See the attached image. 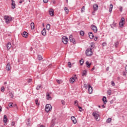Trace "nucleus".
<instances>
[{"instance_id":"33","label":"nucleus","mask_w":127,"mask_h":127,"mask_svg":"<svg viewBox=\"0 0 127 127\" xmlns=\"http://www.w3.org/2000/svg\"><path fill=\"white\" fill-rule=\"evenodd\" d=\"M30 119L27 120V123H26V125L28 126V127H29L30 126Z\"/></svg>"},{"instance_id":"56","label":"nucleus","mask_w":127,"mask_h":127,"mask_svg":"<svg viewBox=\"0 0 127 127\" xmlns=\"http://www.w3.org/2000/svg\"><path fill=\"white\" fill-rule=\"evenodd\" d=\"M106 45H107V43H103L102 44L103 46H106Z\"/></svg>"},{"instance_id":"34","label":"nucleus","mask_w":127,"mask_h":127,"mask_svg":"<svg viewBox=\"0 0 127 127\" xmlns=\"http://www.w3.org/2000/svg\"><path fill=\"white\" fill-rule=\"evenodd\" d=\"M41 87H42L41 84H40L39 85H37L36 89V90H40V88H41Z\"/></svg>"},{"instance_id":"54","label":"nucleus","mask_w":127,"mask_h":127,"mask_svg":"<svg viewBox=\"0 0 127 127\" xmlns=\"http://www.w3.org/2000/svg\"><path fill=\"white\" fill-rule=\"evenodd\" d=\"M22 2H24V0H20L19 1V3H22Z\"/></svg>"},{"instance_id":"2","label":"nucleus","mask_w":127,"mask_h":127,"mask_svg":"<svg viewBox=\"0 0 127 127\" xmlns=\"http://www.w3.org/2000/svg\"><path fill=\"white\" fill-rule=\"evenodd\" d=\"M92 116H93L97 122H99L100 121V114H99V112L97 111H94L92 113Z\"/></svg>"},{"instance_id":"7","label":"nucleus","mask_w":127,"mask_h":127,"mask_svg":"<svg viewBox=\"0 0 127 127\" xmlns=\"http://www.w3.org/2000/svg\"><path fill=\"white\" fill-rule=\"evenodd\" d=\"M125 18L122 17L119 23L120 27H124V24H125Z\"/></svg>"},{"instance_id":"52","label":"nucleus","mask_w":127,"mask_h":127,"mask_svg":"<svg viewBox=\"0 0 127 127\" xmlns=\"http://www.w3.org/2000/svg\"><path fill=\"white\" fill-rule=\"evenodd\" d=\"M118 45H119V42H117L115 43V46L116 47H117V46H118Z\"/></svg>"},{"instance_id":"4","label":"nucleus","mask_w":127,"mask_h":127,"mask_svg":"<svg viewBox=\"0 0 127 127\" xmlns=\"http://www.w3.org/2000/svg\"><path fill=\"white\" fill-rule=\"evenodd\" d=\"M52 110V106L50 104H47L45 107V111L46 113L50 112Z\"/></svg>"},{"instance_id":"19","label":"nucleus","mask_w":127,"mask_h":127,"mask_svg":"<svg viewBox=\"0 0 127 127\" xmlns=\"http://www.w3.org/2000/svg\"><path fill=\"white\" fill-rule=\"evenodd\" d=\"M41 33L42 35L45 36V35H46V29L44 28L43 30L41 31Z\"/></svg>"},{"instance_id":"21","label":"nucleus","mask_w":127,"mask_h":127,"mask_svg":"<svg viewBox=\"0 0 127 127\" xmlns=\"http://www.w3.org/2000/svg\"><path fill=\"white\" fill-rule=\"evenodd\" d=\"M54 126H55V120L53 119L52 120L51 126L50 127H54Z\"/></svg>"},{"instance_id":"47","label":"nucleus","mask_w":127,"mask_h":127,"mask_svg":"<svg viewBox=\"0 0 127 127\" xmlns=\"http://www.w3.org/2000/svg\"><path fill=\"white\" fill-rule=\"evenodd\" d=\"M8 106H9V108H11V107H12V103L10 102V103H9Z\"/></svg>"},{"instance_id":"32","label":"nucleus","mask_w":127,"mask_h":127,"mask_svg":"<svg viewBox=\"0 0 127 127\" xmlns=\"http://www.w3.org/2000/svg\"><path fill=\"white\" fill-rule=\"evenodd\" d=\"M107 94L108 95H109V96H111V95H112V90H111V89L108 90L107 91Z\"/></svg>"},{"instance_id":"60","label":"nucleus","mask_w":127,"mask_h":127,"mask_svg":"<svg viewBox=\"0 0 127 127\" xmlns=\"http://www.w3.org/2000/svg\"><path fill=\"white\" fill-rule=\"evenodd\" d=\"M110 67H107L106 68V71H108V70H109Z\"/></svg>"},{"instance_id":"28","label":"nucleus","mask_w":127,"mask_h":127,"mask_svg":"<svg viewBox=\"0 0 127 127\" xmlns=\"http://www.w3.org/2000/svg\"><path fill=\"white\" fill-rule=\"evenodd\" d=\"M64 11H65L66 14H68V13L69 12V9H68V8L67 7H65L64 8Z\"/></svg>"},{"instance_id":"20","label":"nucleus","mask_w":127,"mask_h":127,"mask_svg":"<svg viewBox=\"0 0 127 127\" xmlns=\"http://www.w3.org/2000/svg\"><path fill=\"white\" fill-rule=\"evenodd\" d=\"M49 13L51 16H53L54 15V10L53 9H51L49 11Z\"/></svg>"},{"instance_id":"39","label":"nucleus","mask_w":127,"mask_h":127,"mask_svg":"<svg viewBox=\"0 0 127 127\" xmlns=\"http://www.w3.org/2000/svg\"><path fill=\"white\" fill-rule=\"evenodd\" d=\"M68 66L69 68H71V67H72V64H71V62H68Z\"/></svg>"},{"instance_id":"50","label":"nucleus","mask_w":127,"mask_h":127,"mask_svg":"<svg viewBox=\"0 0 127 127\" xmlns=\"http://www.w3.org/2000/svg\"><path fill=\"white\" fill-rule=\"evenodd\" d=\"M43 1L45 3H47V2H48V0H43Z\"/></svg>"},{"instance_id":"16","label":"nucleus","mask_w":127,"mask_h":127,"mask_svg":"<svg viewBox=\"0 0 127 127\" xmlns=\"http://www.w3.org/2000/svg\"><path fill=\"white\" fill-rule=\"evenodd\" d=\"M89 37L90 38V39H93L94 38V34H93V33L91 32H90L88 33Z\"/></svg>"},{"instance_id":"27","label":"nucleus","mask_w":127,"mask_h":127,"mask_svg":"<svg viewBox=\"0 0 127 127\" xmlns=\"http://www.w3.org/2000/svg\"><path fill=\"white\" fill-rule=\"evenodd\" d=\"M113 10V4H110L109 8V12H112Z\"/></svg>"},{"instance_id":"23","label":"nucleus","mask_w":127,"mask_h":127,"mask_svg":"<svg viewBox=\"0 0 127 127\" xmlns=\"http://www.w3.org/2000/svg\"><path fill=\"white\" fill-rule=\"evenodd\" d=\"M3 122L4 123H6L7 122V116H6V115H4Z\"/></svg>"},{"instance_id":"10","label":"nucleus","mask_w":127,"mask_h":127,"mask_svg":"<svg viewBox=\"0 0 127 127\" xmlns=\"http://www.w3.org/2000/svg\"><path fill=\"white\" fill-rule=\"evenodd\" d=\"M87 87H88L89 94H92V92H93V87H92L90 85H88V86H87Z\"/></svg>"},{"instance_id":"42","label":"nucleus","mask_w":127,"mask_h":127,"mask_svg":"<svg viewBox=\"0 0 127 127\" xmlns=\"http://www.w3.org/2000/svg\"><path fill=\"white\" fill-rule=\"evenodd\" d=\"M77 107H78V109H79V111L80 112H82L83 111V109H82V107H81L79 106H77Z\"/></svg>"},{"instance_id":"61","label":"nucleus","mask_w":127,"mask_h":127,"mask_svg":"<svg viewBox=\"0 0 127 127\" xmlns=\"http://www.w3.org/2000/svg\"><path fill=\"white\" fill-rule=\"evenodd\" d=\"M97 39H98V38L97 37H95V38L94 39V40L95 41H97Z\"/></svg>"},{"instance_id":"30","label":"nucleus","mask_w":127,"mask_h":127,"mask_svg":"<svg viewBox=\"0 0 127 127\" xmlns=\"http://www.w3.org/2000/svg\"><path fill=\"white\" fill-rule=\"evenodd\" d=\"M84 34L85 32L83 31H80V35H81V36H84Z\"/></svg>"},{"instance_id":"35","label":"nucleus","mask_w":127,"mask_h":127,"mask_svg":"<svg viewBox=\"0 0 127 127\" xmlns=\"http://www.w3.org/2000/svg\"><path fill=\"white\" fill-rule=\"evenodd\" d=\"M38 59L40 61V60H42L43 59L42 58V56H41V55H38Z\"/></svg>"},{"instance_id":"49","label":"nucleus","mask_w":127,"mask_h":127,"mask_svg":"<svg viewBox=\"0 0 127 127\" xmlns=\"http://www.w3.org/2000/svg\"><path fill=\"white\" fill-rule=\"evenodd\" d=\"M111 84H112V86H115V82H114V81H112Z\"/></svg>"},{"instance_id":"40","label":"nucleus","mask_w":127,"mask_h":127,"mask_svg":"<svg viewBox=\"0 0 127 127\" xmlns=\"http://www.w3.org/2000/svg\"><path fill=\"white\" fill-rule=\"evenodd\" d=\"M86 74H87V71L84 70L83 71V72H82V76H85L86 75Z\"/></svg>"},{"instance_id":"38","label":"nucleus","mask_w":127,"mask_h":127,"mask_svg":"<svg viewBox=\"0 0 127 127\" xmlns=\"http://www.w3.org/2000/svg\"><path fill=\"white\" fill-rule=\"evenodd\" d=\"M81 12H84L85 11V6H83L81 9Z\"/></svg>"},{"instance_id":"55","label":"nucleus","mask_w":127,"mask_h":127,"mask_svg":"<svg viewBox=\"0 0 127 127\" xmlns=\"http://www.w3.org/2000/svg\"><path fill=\"white\" fill-rule=\"evenodd\" d=\"M120 11L122 12V11H123V7H122V6H121L120 7Z\"/></svg>"},{"instance_id":"17","label":"nucleus","mask_w":127,"mask_h":127,"mask_svg":"<svg viewBox=\"0 0 127 127\" xmlns=\"http://www.w3.org/2000/svg\"><path fill=\"white\" fill-rule=\"evenodd\" d=\"M11 43L9 42L7 43V45H6V47L7 49H8V50H9V49H10V48H11Z\"/></svg>"},{"instance_id":"11","label":"nucleus","mask_w":127,"mask_h":127,"mask_svg":"<svg viewBox=\"0 0 127 127\" xmlns=\"http://www.w3.org/2000/svg\"><path fill=\"white\" fill-rule=\"evenodd\" d=\"M93 7L94 11H97V10H98V7H99V6L98 5V4L95 3L93 5Z\"/></svg>"},{"instance_id":"51","label":"nucleus","mask_w":127,"mask_h":127,"mask_svg":"<svg viewBox=\"0 0 127 127\" xmlns=\"http://www.w3.org/2000/svg\"><path fill=\"white\" fill-rule=\"evenodd\" d=\"M32 81V79H29L28 80V83H31Z\"/></svg>"},{"instance_id":"8","label":"nucleus","mask_w":127,"mask_h":127,"mask_svg":"<svg viewBox=\"0 0 127 127\" xmlns=\"http://www.w3.org/2000/svg\"><path fill=\"white\" fill-rule=\"evenodd\" d=\"M69 39L70 42H72L73 44H76V41L75 39L73 38V36L72 35H70Z\"/></svg>"},{"instance_id":"6","label":"nucleus","mask_w":127,"mask_h":127,"mask_svg":"<svg viewBox=\"0 0 127 127\" xmlns=\"http://www.w3.org/2000/svg\"><path fill=\"white\" fill-rule=\"evenodd\" d=\"M69 41V39H68V38L66 36H64L62 39V42L64 44H67L68 43V41Z\"/></svg>"},{"instance_id":"26","label":"nucleus","mask_w":127,"mask_h":127,"mask_svg":"<svg viewBox=\"0 0 127 127\" xmlns=\"http://www.w3.org/2000/svg\"><path fill=\"white\" fill-rule=\"evenodd\" d=\"M117 26V23H115V21H114L113 24L111 25L112 28H115Z\"/></svg>"},{"instance_id":"3","label":"nucleus","mask_w":127,"mask_h":127,"mask_svg":"<svg viewBox=\"0 0 127 127\" xmlns=\"http://www.w3.org/2000/svg\"><path fill=\"white\" fill-rule=\"evenodd\" d=\"M86 55L87 56H91L93 55V51H92V49H87L85 52Z\"/></svg>"},{"instance_id":"37","label":"nucleus","mask_w":127,"mask_h":127,"mask_svg":"<svg viewBox=\"0 0 127 127\" xmlns=\"http://www.w3.org/2000/svg\"><path fill=\"white\" fill-rule=\"evenodd\" d=\"M35 103L37 106H39L40 104L38 103V99L35 100Z\"/></svg>"},{"instance_id":"46","label":"nucleus","mask_w":127,"mask_h":127,"mask_svg":"<svg viewBox=\"0 0 127 127\" xmlns=\"http://www.w3.org/2000/svg\"><path fill=\"white\" fill-rule=\"evenodd\" d=\"M4 87L2 86L1 87V92H4Z\"/></svg>"},{"instance_id":"22","label":"nucleus","mask_w":127,"mask_h":127,"mask_svg":"<svg viewBox=\"0 0 127 127\" xmlns=\"http://www.w3.org/2000/svg\"><path fill=\"white\" fill-rule=\"evenodd\" d=\"M102 101H103L104 104H107V102H108V101H107V97L104 96L103 97Z\"/></svg>"},{"instance_id":"25","label":"nucleus","mask_w":127,"mask_h":127,"mask_svg":"<svg viewBox=\"0 0 127 127\" xmlns=\"http://www.w3.org/2000/svg\"><path fill=\"white\" fill-rule=\"evenodd\" d=\"M112 122V118H109L107 121H106V123L107 124H111V123Z\"/></svg>"},{"instance_id":"5","label":"nucleus","mask_w":127,"mask_h":127,"mask_svg":"<svg viewBox=\"0 0 127 127\" xmlns=\"http://www.w3.org/2000/svg\"><path fill=\"white\" fill-rule=\"evenodd\" d=\"M91 28L95 33H97L98 32V28L94 25H91Z\"/></svg>"},{"instance_id":"31","label":"nucleus","mask_w":127,"mask_h":127,"mask_svg":"<svg viewBox=\"0 0 127 127\" xmlns=\"http://www.w3.org/2000/svg\"><path fill=\"white\" fill-rule=\"evenodd\" d=\"M79 63L81 65H83L84 64V60L83 59H81L79 61Z\"/></svg>"},{"instance_id":"45","label":"nucleus","mask_w":127,"mask_h":127,"mask_svg":"<svg viewBox=\"0 0 127 127\" xmlns=\"http://www.w3.org/2000/svg\"><path fill=\"white\" fill-rule=\"evenodd\" d=\"M90 46H91V47H92L93 48H95V44H94V43H92L90 44Z\"/></svg>"},{"instance_id":"29","label":"nucleus","mask_w":127,"mask_h":127,"mask_svg":"<svg viewBox=\"0 0 127 127\" xmlns=\"http://www.w3.org/2000/svg\"><path fill=\"white\" fill-rule=\"evenodd\" d=\"M34 23H33V22H32L31 23V29H34Z\"/></svg>"},{"instance_id":"18","label":"nucleus","mask_w":127,"mask_h":127,"mask_svg":"<svg viewBox=\"0 0 127 127\" xmlns=\"http://www.w3.org/2000/svg\"><path fill=\"white\" fill-rule=\"evenodd\" d=\"M47 100H52V98L50 96V94L49 93L46 94Z\"/></svg>"},{"instance_id":"1","label":"nucleus","mask_w":127,"mask_h":127,"mask_svg":"<svg viewBox=\"0 0 127 127\" xmlns=\"http://www.w3.org/2000/svg\"><path fill=\"white\" fill-rule=\"evenodd\" d=\"M3 18L5 20V23L7 24L10 23V21L12 20V17L7 15L4 16Z\"/></svg>"},{"instance_id":"24","label":"nucleus","mask_w":127,"mask_h":127,"mask_svg":"<svg viewBox=\"0 0 127 127\" xmlns=\"http://www.w3.org/2000/svg\"><path fill=\"white\" fill-rule=\"evenodd\" d=\"M86 65L87 68H90L91 67V64H89L88 61L86 62Z\"/></svg>"},{"instance_id":"59","label":"nucleus","mask_w":127,"mask_h":127,"mask_svg":"<svg viewBox=\"0 0 127 127\" xmlns=\"http://www.w3.org/2000/svg\"><path fill=\"white\" fill-rule=\"evenodd\" d=\"M2 109V108L1 107V106H0V112H1Z\"/></svg>"},{"instance_id":"57","label":"nucleus","mask_w":127,"mask_h":127,"mask_svg":"<svg viewBox=\"0 0 127 127\" xmlns=\"http://www.w3.org/2000/svg\"><path fill=\"white\" fill-rule=\"evenodd\" d=\"M96 69V67L95 66H93V67L91 69V71H94Z\"/></svg>"},{"instance_id":"41","label":"nucleus","mask_w":127,"mask_h":127,"mask_svg":"<svg viewBox=\"0 0 127 127\" xmlns=\"http://www.w3.org/2000/svg\"><path fill=\"white\" fill-rule=\"evenodd\" d=\"M74 105L75 106H76V107H78V101L77 100L74 101Z\"/></svg>"},{"instance_id":"12","label":"nucleus","mask_w":127,"mask_h":127,"mask_svg":"<svg viewBox=\"0 0 127 127\" xmlns=\"http://www.w3.org/2000/svg\"><path fill=\"white\" fill-rule=\"evenodd\" d=\"M6 69L7 71H10V63H8L6 66Z\"/></svg>"},{"instance_id":"53","label":"nucleus","mask_w":127,"mask_h":127,"mask_svg":"<svg viewBox=\"0 0 127 127\" xmlns=\"http://www.w3.org/2000/svg\"><path fill=\"white\" fill-rule=\"evenodd\" d=\"M14 125H15V122H12L11 123V126L12 127H14Z\"/></svg>"},{"instance_id":"58","label":"nucleus","mask_w":127,"mask_h":127,"mask_svg":"<svg viewBox=\"0 0 127 127\" xmlns=\"http://www.w3.org/2000/svg\"><path fill=\"white\" fill-rule=\"evenodd\" d=\"M125 70H126V73H127V65H126V66L125 67Z\"/></svg>"},{"instance_id":"14","label":"nucleus","mask_w":127,"mask_h":127,"mask_svg":"<svg viewBox=\"0 0 127 127\" xmlns=\"http://www.w3.org/2000/svg\"><path fill=\"white\" fill-rule=\"evenodd\" d=\"M11 1L12 8V9H14V8H15V1L13 0H11Z\"/></svg>"},{"instance_id":"15","label":"nucleus","mask_w":127,"mask_h":127,"mask_svg":"<svg viewBox=\"0 0 127 127\" xmlns=\"http://www.w3.org/2000/svg\"><path fill=\"white\" fill-rule=\"evenodd\" d=\"M22 35L23 37H25V38H26L28 36V33L27 32H24L23 33H22Z\"/></svg>"},{"instance_id":"62","label":"nucleus","mask_w":127,"mask_h":127,"mask_svg":"<svg viewBox=\"0 0 127 127\" xmlns=\"http://www.w3.org/2000/svg\"><path fill=\"white\" fill-rule=\"evenodd\" d=\"M102 108H105V105H102Z\"/></svg>"},{"instance_id":"13","label":"nucleus","mask_w":127,"mask_h":127,"mask_svg":"<svg viewBox=\"0 0 127 127\" xmlns=\"http://www.w3.org/2000/svg\"><path fill=\"white\" fill-rule=\"evenodd\" d=\"M71 120L72 123H73L74 124H77V120H76V118H75V117L72 116L71 117Z\"/></svg>"},{"instance_id":"64","label":"nucleus","mask_w":127,"mask_h":127,"mask_svg":"<svg viewBox=\"0 0 127 127\" xmlns=\"http://www.w3.org/2000/svg\"><path fill=\"white\" fill-rule=\"evenodd\" d=\"M40 127H44V126L43 125H42Z\"/></svg>"},{"instance_id":"63","label":"nucleus","mask_w":127,"mask_h":127,"mask_svg":"<svg viewBox=\"0 0 127 127\" xmlns=\"http://www.w3.org/2000/svg\"><path fill=\"white\" fill-rule=\"evenodd\" d=\"M123 76H126V72L123 73Z\"/></svg>"},{"instance_id":"9","label":"nucleus","mask_w":127,"mask_h":127,"mask_svg":"<svg viewBox=\"0 0 127 127\" xmlns=\"http://www.w3.org/2000/svg\"><path fill=\"white\" fill-rule=\"evenodd\" d=\"M77 77H76V75L74 76H72V77H71L70 79H69V81H70V83H71V84H73V83H74V82L75 81H76V79Z\"/></svg>"},{"instance_id":"43","label":"nucleus","mask_w":127,"mask_h":127,"mask_svg":"<svg viewBox=\"0 0 127 127\" xmlns=\"http://www.w3.org/2000/svg\"><path fill=\"white\" fill-rule=\"evenodd\" d=\"M57 83H58V84H61V83H62V81H61V80H57Z\"/></svg>"},{"instance_id":"48","label":"nucleus","mask_w":127,"mask_h":127,"mask_svg":"<svg viewBox=\"0 0 127 127\" xmlns=\"http://www.w3.org/2000/svg\"><path fill=\"white\" fill-rule=\"evenodd\" d=\"M62 105H65V102L64 100H62Z\"/></svg>"},{"instance_id":"36","label":"nucleus","mask_w":127,"mask_h":127,"mask_svg":"<svg viewBox=\"0 0 127 127\" xmlns=\"http://www.w3.org/2000/svg\"><path fill=\"white\" fill-rule=\"evenodd\" d=\"M46 29H47L48 30H49V29H50V24H47Z\"/></svg>"},{"instance_id":"44","label":"nucleus","mask_w":127,"mask_h":127,"mask_svg":"<svg viewBox=\"0 0 127 127\" xmlns=\"http://www.w3.org/2000/svg\"><path fill=\"white\" fill-rule=\"evenodd\" d=\"M9 96L11 98H13V94H12V92L9 93Z\"/></svg>"}]
</instances>
